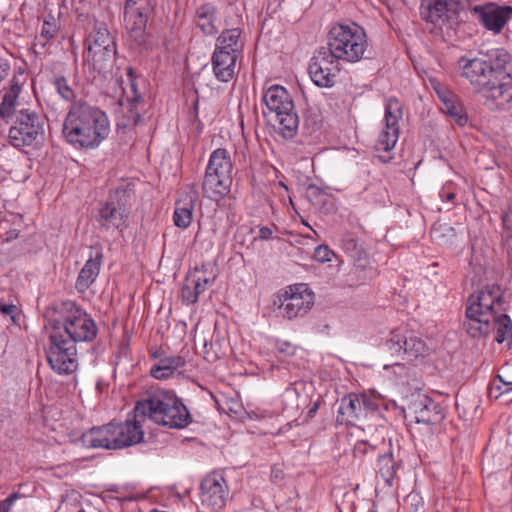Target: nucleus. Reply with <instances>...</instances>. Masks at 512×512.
I'll list each match as a JSON object with an SVG mask.
<instances>
[{"label":"nucleus","mask_w":512,"mask_h":512,"mask_svg":"<svg viewBox=\"0 0 512 512\" xmlns=\"http://www.w3.org/2000/svg\"><path fill=\"white\" fill-rule=\"evenodd\" d=\"M367 445L368 447H371V449H374V446H371V444L368 443Z\"/></svg>","instance_id":"obj_58"},{"label":"nucleus","mask_w":512,"mask_h":512,"mask_svg":"<svg viewBox=\"0 0 512 512\" xmlns=\"http://www.w3.org/2000/svg\"><path fill=\"white\" fill-rule=\"evenodd\" d=\"M512 391V376L507 369H502L501 373L492 380L489 386L488 394L490 398L498 399L503 394Z\"/></svg>","instance_id":"obj_32"},{"label":"nucleus","mask_w":512,"mask_h":512,"mask_svg":"<svg viewBox=\"0 0 512 512\" xmlns=\"http://www.w3.org/2000/svg\"><path fill=\"white\" fill-rule=\"evenodd\" d=\"M403 118L401 103L396 98H389L385 103L383 127L375 141V150L379 159L388 163L393 159L392 151L396 146L400 133V121Z\"/></svg>","instance_id":"obj_12"},{"label":"nucleus","mask_w":512,"mask_h":512,"mask_svg":"<svg viewBox=\"0 0 512 512\" xmlns=\"http://www.w3.org/2000/svg\"><path fill=\"white\" fill-rule=\"evenodd\" d=\"M441 109L444 113L449 115L459 126H464L467 123V115L464 112L463 106L457 102L456 98L452 101L446 102V106H442Z\"/></svg>","instance_id":"obj_35"},{"label":"nucleus","mask_w":512,"mask_h":512,"mask_svg":"<svg viewBox=\"0 0 512 512\" xmlns=\"http://www.w3.org/2000/svg\"><path fill=\"white\" fill-rule=\"evenodd\" d=\"M262 101L267 108L265 117L275 121V129L284 139L293 138L299 127V117L294 102L288 91L280 85H272L266 89Z\"/></svg>","instance_id":"obj_7"},{"label":"nucleus","mask_w":512,"mask_h":512,"mask_svg":"<svg viewBox=\"0 0 512 512\" xmlns=\"http://www.w3.org/2000/svg\"><path fill=\"white\" fill-rule=\"evenodd\" d=\"M358 400L360 402L359 404L364 418L368 416V413L378 410V401L374 397L366 394H360L358 395Z\"/></svg>","instance_id":"obj_40"},{"label":"nucleus","mask_w":512,"mask_h":512,"mask_svg":"<svg viewBox=\"0 0 512 512\" xmlns=\"http://www.w3.org/2000/svg\"><path fill=\"white\" fill-rule=\"evenodd\" d=\"M46 357L51 369L60 375H70L78 368L76 345L60 333L50 332Z\"/></svg>","instance_id":"obj_13"},{"label":"nucleus","mask_w":512,"mask_h":512,"mask_svg":"<svg viewBox=\"0 0 512 512\" xmlns=\"http://www.w3.org/2000/svg\"><path fill=\"white\" fill-rule=\"evenodd\" d=\"M231 184L232 176L205 171L202 183L203 196L213 201H220L230 192Z\"/></svg>","instance_id":"obj_20"},{"label":"nucleus","mask_w":512,"mask_h":512,"mask_svg":"<svg viewBox=\"0 0 512 512\" xmlns=\"http://www.w3.org/2000/svg\"><path fill=\"white\" fill-rule=\"evenodd\" d=\"M217 7L212 3L198 6L194 14V23L204 35L212 36L218 32Z\"/></svg>","instance_id":"obj_27"},{"label":"nucleus","mask_w":512,"mask_h":512,"mask_svg":"<svg viewBox=\"0 0 512 512\" xmlns=\"http://www.w3.org/2000/svg\"><path fill=\"white\" fill-rule=\"evenodd\" d=\"M367 445L368 447H371V449H374V446H371V444L368 443Z\"/></svg>","instance_id":"obj_57"},{"label":"nucleus","mask_w":512,"mask_h":512,"mask_svg":"<svg viewBox=\"0 0 512 512\" xmlns=\"http://www.w3.org/2000/svg\"><path fill=\"white\" fill-rule=\"evenodd\" d=\"M399 468L400 462L395 460L392 452L378 457V473L388 486L393 485Z\"/></svg>","instance_id":"obj_31"},{"label":"nucleus","mask_w":512,"mask_h":512,"mask_svg":"<svg viewBox=\"0 0 512 512\" xmlns=\"http://www.w3.org/2000/svg\"><path fill=\"white\" fill-rule=\"evenodd\" d=\"M404 336L399 333L392 332L391 336L383 344V350L389 352L392 356L403 354Z\"/></svg>","instance_id":"obj_37"},{"label":"nucleus","mask_w":512,"mask_h":512,"mask_svg":"<svg viewBox=\"0 0 512 512\" xmlns=\"http://www.w3.org/2000/svg\"><path fill=\"white\" fill-rule=\"evenodd\" d=\"M333 252L326 245H319L314 251V258L319 262L331 261Z\"/></svg>","instance_id":"obj_44"},{"label":"nucleus","mask_w":512,"mask_h":512,"mask_svg":"<svg viewBox=\"0 0 512 512\" xmlns=\"http://www.w3.org/2000/svg\"><path fill=\"white\" fill-rule=\"evenodd\" d=\"M16 310L17 307L14 304H5L0 302V313L4 316H10L12 320H14V313Z\"/></svg>","instance_id":"obj_47"},{"label":"nucleus","mask_w":512,"mask_h":512,"mask_svg":"<svg viewBox=\"0 0 512 512\" xmlns=\"http://www.w3.org/2000/svg\"><path fill=\"white\" fill-rule=\"evenodd\" d=\"M392 366H393L394 368L399 369V373H400V375L405 374V367H404V365H403V364H400V363H397V362H396V363H393V364H392Z\"/></svg>","instance_id":"obj_55"},{"label":"nucleus","mask_w":512,"mask_h":512,"mask_svg":"<svg viewBox=\"0 0 512 512\" xmlns=\"http://www.w3.org/2000/svg\"><path fill=\"white\" fill-rule=\"evenodd\" d=\"M338 61L321 47L311 59L308 72L315 85L322 88H330L335 83Z\"/></svg>","instance_id":"obj_15"},{"label":"nucleus","mask_w":512,"mask_h":512,"mask_svg":"<svg viewBox=\"0 0 512 512\" xmlns=\"http://www.w3.org/2000/svg\"><path fill=\"white\" fill-rule=\"evenodd\" d=\"M459 66L465 77L486 99L499 101V106L512 102V57L499 49L488 57L460 58Z\"/></svg>","instance_id":"obj_1"},{"label":"nucleus","mask_w":512,"mask_h":512,"mask_svg":"<svg viewBox=\"0 0 512 512\" xmlns=\"http://www.w3.org/2000/svg\"><path fill=\"white\" fill-rule=\"evenodd\" d=\"M10 71V65L7 61L0 59V83L7 78Z\"/></svg>","instance_id":"obj_49"},{"label":"nucleus","mask_w":512,"mask_h":512,"mask_svg":"<svg viewBox=\"0 0 512 512\" xmlns=\"http://www.w3.org/2000/svg\"><path fill=\"white\" fill-rule=\"evenodd\" d=\"M201 502L212 512L222 510L229 499V488L225 478L219 473L208 474L200 484Z\"/></svg>","instance_id":"obj_16"},{"label":"nucleus","mask_w":512,"mask_h":512,"mask_svg":"<svg viewBox=\"0 0 512 512\" xmlns=\"http://www.w3.org/2000/svg\"><path fill=\"white\" fill-rule=\"evenodd\" d=\"M368 444V441H360L356 444L355 450L360 453H366V446Z\"/></svg>","instance_id":"obj_53"},{"label":"nucleus","mask_w":512,"mask_h":512,"mask_svg":"<svg viewBox=\"0 0 512 512\" xmlns=\"http://www.w3.org/2000/svg\"><path fill=\"white\" fill-rule=\"evenodd\" d=\"M125 1H126V5L148 4L147 0H125Z\"/></svg>","instance_id":"obj_54"},{"label":"nucleus","mask_w":512,"mask_h":512,"mask_svg":"<svg viewBox=\"0 0 512 512\" xmlns=\"http://www.w3.org/2000/svg\"><path fill=\"white\" fill-rule=\"evenodd\" d=\"M134 414L136 419L141 420L142 426L143 422L149 419L155 424L171 429H183L192 421V416L182 400L165 390L151 392L146 398L138 401Z\"/></svg>","instance_id":"obj_4"},{"label":"nucleus","mask_w":512,"mask_h":512,"mask_svg":"<svg viewBox=\"0 0 512 512\" xmlns=\"http://www.w3.org/2000/svg\"><path fill=\"white\" fill-rule=\"evenodd\" d=\"M315 295L305 283L287 286L274 295L273 310L287 320L304 317L313 307Z\"/></svg>","instance_id":"obj_11"},{"label":"nucleus","mask_w":512,"mask_h":512,"mask_svg":"<svg viewBox=\"0 0 512 512\" xmlns=\"http://www.w3.org/2000/svg\"><path fill=\"white\" fill-rule=\"evenodd\" d=\"M307 197L317 208H323L329 201V196L315 185L308 187Z\"/></svg>","instance_id":"obj_38"},{"label":"nucleus","mask_w":512,"mask_h":512,"mask_svg":"<svg viewBox=\"0 0 512 512\" xmlns=\"http://www.w3.org/2000/svg\"><path fill=\"white\" fill-rule=\"evenodd\" d=\"M126 218V209L119 202H106L99 210V222L107 230L122 229L125 226Z\"/></svg>","instance_id":"obj_23"},{"label":"nucleus","mask_w":512,"mask_h":512,"mask_svg":"<svg viewBox=\"0 0 512 512\" xmlns=\"http://www.w3.org/2000/svg\"><path fill=\"white\" fill-rule=\"evenodd\" d=\"M408 410L418 424L435 425L445 417L441 405L428 396H419L410 403Z\"/></svg>","instance_id":"obj_17"},{"label":"nucleus","mask_w":512,"mask_h":512,"mask_svg":"<svg viewBox=\"0 0 512 512\" xmlns=\"http://www.w3.org/2000/svg\"><path fill=\"white\" fill-rule=\"evenodd\" d=\"M439 196L442 199V201L454 204V199H455L456 194H455L454 189L452 188V185L449 184V185L444 186L440 190Z\"/></svg>","instance_id":"obj_46"},{"label":"nucleus","mask_w":512,"mask_h":512,"mask_svg":"<svg viewBox=\"0 0 512 512\" xmlns=\"http://www.w3.org/2000/svg\"><path fill=\"white\" fill-rule=\"evenodd\" d=\"M241 34L242 32L239 28L223 30L216 40L215 50L229 52L238 58L244 46Z\"/></svg>","instance_id":"obj_29"},{"label":"nucleus","mask_w":512,"mask_h":512,"mask_svg":"<svg viewBox=\"0 0 512 512\" xmlns=\"http://www.w3.org/2000/svg\"><path fill=\"white\" fill-rule=\"evenodd\" d=\"M102 259L101 249L93 248L89 259L85 262L76 279L75 288L78 292H86L96 281L102 266Z\"/></svg>","instance_id":"obj_19"},{"label":"nucleus","mask_w":512,"mask_h":512,"mask_svg":"<svg viewBox=\"0 0 512 512\" xmlns=\"http://www.w3.org/2000/svg\"><path fill=\"white\" fill-rule=\"evenodd\" d=\"M128 85L124 89L128 101V117L132 124L136 125L141 121V112L144 110L142 95L138 91L137 79L133 76L132 68L127 69Z\"/></svg>","instance_id":"obj_25"},{"label":"nucleus","mask_w":512,"mask_h":512,"mask_svg":"<svg viewBox=\"0 0 512 512\" xmlns=\"http://www.w3.org/2000/svg\"><path fill=\"white\" fill-rule=\"evenodd\" d=\"M144 437L141 420L128 418L125 422H110L92 427L81 436L82 444L87 448L117 450L135 445Z\"/></svg>","instance_id":"obj_5"},{"label":"nucleus","mask_w":512,"mask_h":512,"mask_svg":"<svg viewBox=\"0 0 512 512\" xmlns=\"http://www.w3.org/2000/svg\"><path fill=\"white\" fill-rule=\"evenodd\" d=\"M358 394L344 396L339 404L336 423L339 425H354L358 420L364 418L359 404Z\"/></svg>","instance_id":"obj_26"},{"label":"nucleus","mask_w":512,"mask_h":512,"mask_svg":"<svg viewBox=\"0 0 512 512\" xmlns=\"http://www.w3.org/2000/svg\"><path fill=\"white\" fill-rule=\"evenodd\" d=\"M116 55V44L107 26L94 21L91 31L85 39L83 65L95 78L112 66Z\"/></svg>","instance_id":"obj_8"},{"label":"nucleus","mask_w":512,"mask_h":512,"mask_svg":"<svg viewBox=\"0 0 512 512\" xmlns=\"http://www.w3.org/2000/svg\"><path fill=\"white\" fill-rule=\"evenodd\" d=\"M276 348L278 352L286 355H292L294 353V347L288 342H277Z\"/></svg>","instance_id":"obj_48"},{"label":"nucleus","mask_w":512,"mask_h":512,"mask_svg":"<svg viewBox=\"0 0 512 512\" xmlns=\"http://www.w3.org/2000/svg\"><path fill=\"white\" fill-rule=\"evenodd\" d=\"M62 133L73 147L94 149L109 136L110 122L107 114L99 107L79 101L69 109Z\"/></svg>","instance_id":"obj_3"},{"label":"nucleus","mask_w":512,"mask_h":512,"mask_svg":"<svg viewBox=\"0 0 512 512\" xmlns=\"http://www.w3.org/2000/svg\"><path fill=\"white\" fill-rule=\"evenodd\" d=\"M273 231L271 228L264 226L259 229V238L262 240H268L272 237Z\"/></svg>","instance_id":"obj_52"},{"label":"nucleus","mask_w":512,"mask_h":512,"mask_svg":"<svg viewBox=\"0 0 512 512\" xmlns=\"http://www.w3.org/2000/svg\"><path fill=\"white\" fill-rule=\"evenodd\" d=\"M470 13L486 30L499 34L512 19V6L486 3L473 6Z\"/></svg>","instance_id":"obj_14"},{"label":"nucleus","mask_w":512,"mask_h":512,"mask_svg":"<svg viewBox=\"0 0 512 512\" xmlns=\"http://www.w3.org/2000/svg\"><path fill=\"white\" fill-rule=\"evenodd\" d=\"M59 31V23L57 19L52 15L48 14L43 21L41 33L39 39H44L43 46L53 39Z\"/></svg>","instance_id":"obj_36"},{"label":"nucleus","mask_w":512,"mask_h":512,"mask_svg":"<svg viewBox=\"0 0 512 512\" xmlns=\"http://www.w3.org/2000/svg\"><path fill=\"white\" fill-rule=\"evenodd\" d=\"M204 292L203 287L200 285L199 280L194 279V275L186 279L181 296L185 304L190 305L197 302L200 294Z\"/></svg>","instance_id":"obj_34"},{"label":"nucleus","mask_w":512,"mask_h":512,"mask_svg":"<svg viewBox=\"0 0 512 512\" xmlns=\"http://www.w3.org/2000/svg\"><path fill=\"white\" fill-rule=\"evenodd\" d=\"M326 51L337 61L348 63L360 61L368 47L364 30L355 23L337 24L328 33Z\"/></svg>","instance_id":"obj_9"},{"label":"nucleus","mask_w":512,"mask_h":512,"mask_svg":"<svg viewBox=\"0 0 512 512\" xmlns=\"http://www.w3.org/2000/svg\"><path fill=\"white\" fill-rule=\"evenodd\" d=\"M197 200V191L194 186L189 187V191L181 195V198L175 204L173 213V222L175 226L186 229L193 220V212Z\"/></svg>","instance_id":"obj_21"},{"label":"nucleus","mask_w":512,"mask_h":512,"mask_svg":"<svg viewBox=\"0 0 512 512\" xmlns=\"http://www.w3.org/2000/svg\"><path fill=\"white\" fill-rule=\"evenodd\" d=\"M237 57L229 52L214 50L211 58L212 70L220 82H229L235 76Z\"/></svg>","instance_id":"obj_24"},{"label":"nucleus","mask_w":512,"mask_h":512,"mask_svg":"<svg viewBox=\"0 0 512 512\" xmlns=\"http://www.w3.org/2000/svg\"><path fill=\"white\" fill-rule=\"evenodd\" d=\"M163 364L169 366V368L175 373L179 368L185 365V359L181 356H171L161 359Z\"/></svg>","instance_id":"obj_45"},{"label":"nucleus","mask_w":512,"mask_h":512,"mask_svg":"<svg viewBox=\"0 0 512 512\" xmlns=\"http://www.w3.org/2000/svg\"><path fill=\"white\" fill-rule=\"evenodd\" d=\"M232 170L233 164L230 154L226 149L218 148L211 153L206 171L232 176Z\"/></svg>","instance_id":"obj_30"},{"label":"nucleus","mask_w":512,"mask_h":512,"mask_svg":"<svg viewBox=\"0 0 512 512\" xmlns=\"http://www.w3.org/2000/svg\"><path fill=\"white\" fill-rule=\"evenodd\" d=\"M22 92V83L18 77L14 76L9 83V87L4 89L0 102V119L9 123L15 117L19 109L18 97Z\"/></svg>","instance_id":"obj_22"},{"label":"nucleus","mask_w":512,"mask_h":512,"mask_svg":"<svg viewBox=\"0 0 512 512\" xmlns=\"http://www.w3.org/2000/svg\"><path fill=\"white\" fill-rule=\"evenodd\" d=\"M427 348L421 339L411 336L409 338L404 336L403 341V355L410 361L417 359L420 356H424Z\"/></svg>","instance_id":"obj_33"},{"label":"nucleus","mask_w":512,"mask_h":512,"mask_svg":"<svg viewBox=\"0 0 512 512\" xmlns=\"http://www.w3.org/2000/svg\"><path fill=\"white\" fill-rule=\"evenodd\" d=\"M148 4L125 5L124 21L126 28L135 33V37L140 36L146 28L148 14Z\"/></svg>","instance_id":"obj_28"},{"label":"nucleus","mask_w":512,"mask_h":512,"mask_svg":"<svg viewBox=\"0 0 512 512\" xmlns=\"http://www.w3.org/2000/svg\"><path fill=\"white\" fill-rule=\"evenodd\" d=\"M505 301L497 285H487L467 300L464 330L473 338L487 336L496 329L498 343L512 340V321L505 313Z\"/></svg>","instance_id":"obj_2"},{"label":"nucleus","mask_w":512,"mask_h":512,"mask_svg":"<svg viewBox=\"0 0 512 512\" xmlns=\"http://www.w3.org/2000/svg\"><path fill=\"white\" fill-rule=\"evenodd\" d=\"M205 354H206L205 358H206L207 360H214V359H216V358H217V356H216V355L211 356V355L209 354V352H205Z\"/></svg>","instance_id":"obj_56"},{"label":"nucleus","mask_w":512,"mask_h":512,"mask_svg":"<svg viewBox=\"0 0 512 512\" xmlns=\"http://www.w3.org/2000/svg\"><path fill=\"white\" fill-rule=\"evenodd\" d=\"M24 497L25 496L23 494H20L19 492H14L10 494L7 498L0 502V512H11L15 502L18 499Z\"/></svg>","instance_id":"obj_43"},{"label":"nucleus","mask_w":512,"mask_h":512,"mask_svg":"<svg viewBox=\"0 0 512 512\" xmlns=\"http://www.w3.org/2000/svg\"><path fill=\"white\" fill-rule=\"evenodd\" d=\"M343 248L351 254V257H358V260H362V254H364L361 250L358 249L357 241L352 237H346L342 241Z\"/></svg>","instance_id":"obj_42"},{"label":"nucleus","mask_w":512,"mask_h":512,"mask_svg":"<svg viewBox=\"0 0 512 512\" xmlns=\"http://www.w3.org/2000/svg\"><path fill=\"white\" fill-rule=\"evenodd\" d=\"M10 123L8 139L16 148L37 145L44 138L45 118L31 108L19 109Z\"/></svg>","instance_id":"obj_10"},{"label":"nucleus","mask_w":512,"mask_h":512,"mask_svg":"<svg viewBox=\"0 0 512 512\" xmlns=\"http://www.w3.org/2000/svg\"><path fill=\"white\" fill-rule=\"evenodd\" d=\"M56 312L58 317L52 320L51 332L60 333L74 345L78 342H92L96 338L98 328L95 321L75 302H61L57 305Z\"/></svg>","instance_id":"obj_6"},{"label":"nucleus","mask_w":512,"mask_h":512,"mask_svg":"<svg viewBox=\"0 0 512 512\" xmlns=\"http://www.w3.org/2000/svg\"><path fill=\"white\" fill-rule=\"evenodd\" d=\"M195 280H199L200 285L203 287L204 292L207 290L208 287H210L214 282V277L208 278V277H196L194 275Z\"/></svg>","instance_id":"obj_51"},{"label":"nucleus","mask_w":512,"mask_h":512,"mask_svg":"<svg viewBox=\"0 0 512 512\" xmlns=\"http://www.w3.org/2000/svg\"><path fill=\"white\" fill-rule=\"evenodd\" d=\"M458 0H422L420 15L423 20L435 26H441L449 19V13L454 12Z\"/></svg>","instance_id":"obj_18"},{"label":"nucleus","mask_w":512,"mask_h":512,"mask_svg":"<svg viewBox=\"0 0 512 512\" xmlns=\"http://www.w3.org/2000/svg\"><path fill=\"white\" fill-rule=\"evenodd\" d=\"M437 94L443 106H446V102L452 101L456 98L452 93L448 91H437Z\"/></svg>","instance_id":"obj_50"},{"label":"nucleus","mask_w":512,"mask_h":512,"mask_svg":"<svg viewBox=\"0 0 512 512\" xmlns=\"http://www.w3.org/2000/svg\"><path fill=\"white\" fill-rule=\"evenodd\" d=\"M150 374L155 379L165 380L170 378L174 372L169 368V366L163 364V361L160 360L157 364L151 367Z\"/></svg>","instance_id":"obj_41"},{"label":"nucleus","mask_w":512,"mask_h":512,"mask_svg":"<svg viewBox=\"0 0 512 512\" xmlns=\"http://www.w3.org/2000/svg\"><path fill=\"white\" fill-rule=\"evenodd\" d=\"M57 93L66 101H72L75 98L74 90L68 84L66 78L57 77L53 81Z\"/></svg>","instance_id":"obj_39"}]
</instances>
